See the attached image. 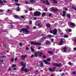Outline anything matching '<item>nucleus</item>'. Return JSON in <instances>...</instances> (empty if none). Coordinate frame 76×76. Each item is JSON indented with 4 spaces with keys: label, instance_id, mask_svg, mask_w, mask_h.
<instances>
[{
    "label": "nucleus",
    "instance_id": "c756f323",
    "mask_svg": "<svg viewBox=\"0 0 76 76\" xmlns=\"http://www.w3.org/2000/svg\"><path fill=\"white\" fill-rule=\"evenodd\" d=\"M37 26H39V28H41V24H38Z\"/></svg>",
    "mask_w": 76,
    "mask_h": 76
},
{
    "label": "nucleus",
    "instance_id": "c03bdc74",
    "mask_svg": "<svg viewBox=\"0 0 76 76\" xmlns=\"http://www.w3.org/2000/svg\"><path fill=\"white\" fill-rule=\"evenodd\" d=\"M50 33H51V34H52V33H53V31H51V28H50Z\"/></svg>",
    "mask_w": 76,
    "mask_h": 76
},
{
    "label": "nucleus",
    "instance_id": "f704fd0d",
    "mask_svg": "<svg viewBox=\"0 0 76 76\" xmlns=\"http://www.w3.org/2000/svg\"><path fill=\"white\" fill-rule=\"evenodd\" d=\"M41 54H42V55H44V54L43 53H40V54L39 55V57H41Z\"/></svg>",
    "mask_w": 76,
    "mask_h": 76
},
{
    "label": "nucleus",
    "instance_id": "9b49d317",
    "mask_svg": "<svg viewBox=\"0 0 76 76\" xmlns=\"http://www.w3.org/2000/svg\"><path fill=\"white\" fill-rule=\"evenodd\" d=\"M36 42H34V41H31L30 42V43L31 45H36Z\"/></svg>",
    "mask_w": 76,
    "mask_h": 76
},
{
    "label": "nucleus",
    "instance_id": "8fccbe9b",
    "mask_svg": "<svg viewBox=\"0 0 76 76\" xmlns=\"http://www.w3.org/2000/svg\"><path fill=\"white\" fill-rule=\"evenodd\" d=\"M21 18H22V19H24V18H25V17L23 16L22 15H21Z\"/></svg>",
    "mask_w": 76,
    "mask_h": 76
},
{
    "label": "nucleus",
    "instance_id": "ddd939ff",
    "mask_svg": "<svg viewBox=\"0 0 76 76\" xmlns=\"http://www.w3.org/2000/svg\"><path fill=\"white\" fill-rule=\"evenodd\" d=\"M27 57V56L22 55L21 56V58L22 60H24L25 58V57Z\"/></svg>",
    "mask_w": 76,
    "mask_h": 76
},
{
    "label": "nucleus",
    "instance_id": "b1692460",
    "mask_svg": "<svg viewBox=\"0 0 76 76\" xmlns=\"http://www.w3.org/2000/svg\"><path fill=\"white\" fill-rule=\"evenodd\" d=\"M41 45V44L39 43H38L36 42V45Z\"/></svg>",
    "mask_w": 76,
    "mask_h": 76
},
{
    "label": "nucleus",
    "instance_id": "864d4df0",
    "mask_svg": "<svg viewBox=\"0 0 76 76\" xmlns=\"http://www.w3.org/2000/svg\"><path fill=\"white\" fill-rule=\"evenodd\" d=\"M34 57V55H32L31 56V58H33Z\"/></svg>",
    "mask_w": 76,
    "mask_h": 76
},
{
    "label": "nucleus",
    "instance_id": "0e129e2a",
    "mask_svg": "<svg viewBox=\"0 0 76 76\" xmlns=\"http://www.w3.org/2000/svg\"><path fill=\"white\" fill-rule=\"evenodd\" d=\"M74 51H76V47L74 48Z\"/></svg>",
    "mask_w": 76,
    "mask_h": 76
},
{
    "label": "nucleus",
    "instance_id": "cd10ccee",
    "mask_svg": "<svg viewBox=\"0 0 76 76\" xmlns=\"http://www.w3.org/2000/svg\"><path fill=\"white\" fill-rule=\"evenodd\" d=\"M43 61V62H44L45 63V64H47V62H47V61H46L45 60H44Z\"/></svg>",
    "mask_w": 76,
    "mask_h": 76
},
{
    "label": "nucleus",
    "instance_id": "79ce46f5",
    "mask_svg": "<svg viewBox=\"0 0 76 76\" xmlns=\"http://www.w3.org/2000/svg\"><path fill=\"white\" fill-rule=\"evenodd\" d=\"M46 38V37H43L42 38V39L41 40V41H42V39H45Z\"/></svg>",
    "mask_w": 76,
    "mask_h": 76
},
{
    "label": "nucleus",
    "instance_id": "4d7b16f0",
    "mask_svg": "<svg viewBox=\"0 0 76 76\" xmlns=\"http://www.w3.org/2000/svg\"><path fill=\"white\" fill-rule=\"evenodd\" d=\"M15 2H18L19 0H15Z\"/></svg>",
    "mask_w": 76,
    "mask_h": 76
},
{
    "label": "nucleus",
    "instance_id": "58836bf2",
    "mask_svg": "<svg viewBox=\"0 0 76 76\" xmlns=\"http://www.w3.org/2000/svg\"><path fill=\"white\" fill-rule=\"evenodd\" d=\"M25 3L26 4H29V2H28V1H26L25 2Z\"/></svg>",
    "mask_w": 76,
    "mask_h": 76
},
{
    "label": "nucleus",
    "instance_id": "4468645a",
    "mask_svg": "<svg viewBox=\"0 0 76 76\" xmlns=\"http://www.w3.org/2000/svg\"><path fill=\"white\" fill-rule=\"evenodd\" d=\"M67 48H66V47H64L63 48V50L64 52H65L66 53L67 52V51L66 50H67Z\"/></svg>",
    "mask_w": 76,
    "mask_h": 76
},
{
    "label": "nucleus",
    "instance_id": "412c9836",
    "mask_svg": "<svg viewBox=\"0 0 76 76\" xmlns=\"http://www.w3.org/2000/svg\"><path fill=\"white\" fill-rule=\"evenodd\" d=\"M71 7L72 9H74V10H76V8H75V7L74 6H72Z\"/></svg>",
    "mask_w": 76,
    "mask_h": 76
},
{
    "label": "nucleus",
    "instance_id": "f3484780",
    "mask_svg": "<svg viewBox=\"0 0 76 76\" xmlns=\"http://www.w3.org/2000/svg\"><path fill=\"white\" fill-rule=\"evenodd\" d=\"M45 44L46 45H50L51 44V42L50 41H48L46 42Z\"/></svg>",
    "mask_w": 76,
    "mask_h": 76
},
{
    "label": "nucleus",
    "instance_id": "e2e57ef3",
    "mask_svg": "<svg viewBox=\"0 0 76 76\" xmlns=\"http://www.w3.org/2000/svg\"><path fill=\"white\" fill-rule=\"evenodd\" d=\"M4 47H6V44H5L4 45Z\"/></svg>",
    "mask_w": 76,
    "mask_h": 76
},
{
    "label": "nucleus",
    "instance_id": "393cba45",
    "mask_svg": "<svg viewBox=\"0 0 76 76\" xmlns=\"http://www.w3.org/2000/svg\"><path fill=\"white\" fill-rule=\"evenodd\" d=\"M64 38H68V37H69V36H68V35H67L66 34H65L64 35Z\"/></svg>",
    "mask_w": 76,
    "mask_h": 76
},
{
    "label": "nucleus",
    "instance_id": "2f4dec72",
    "mask_svg": "<svg viewBox=\"0 0 76 76\" xmlns=\"http://www.w3.org/2000/svg\"><path fill=\"white\" fill-rule=\"evenodd\" d=\"M47 61H51V59L50 58L47 59Z\"/></svg>",
    "mask_w": 76,
    "mask_h": 76
},
{
    "label": "nucleus",
    "instance_id": "f257e3e1",
    "mask_svg": "<svg viewBox=\"0 0 76 76\" xmlns=\"http://www.w3.org/2000/svg\"><path fill=\"white\" fill-rule=\"evenodd\" d=\"M20 64H21V66H23V67L21 69V72H23V71H24V72H28L29 71V70L26 69H25L24 70L25 67L26 65V62H25L24 63L23 62H20Z\"/></svg>",
    "mask_w": 76,
    "mask_h": 76
},
{
    "label": "nucleus",
    "instance_id": "5fc2aeb1",
    "mask_svg": "<svg viewBox=\"0 0 76 76\" xmlns=\"http://www.w3.org/2000/svg\"><path fill=\"white\" fill-rule=\"evenodd\" d=\"M48 37L49 38H51V35H48Z\"/></svg>",
    "mask_w": 76,
    "mask_h": 76
},
{
    "label": "nucleus",
    "instance_id": "f03ea898",
    "mask_svg": "<svg viewBox=\"0 0 76 76\" xmlns=\"http://www.w3.org/2000/svg\"><path fill=\"white\" fill-rule=\"evenodd\" d=\"M29 26H28L26 27V29H25L24 28H22L21 29L20 31V32H25L26 33H29V31H28V29L29 28Z\"/></svg>",
    "mask_w": 76,
    "mask_h": 76
},
{
    "label": "nucleus",
    "instance_id": "ea45409f",
    "mask_svg": "<svg viewBox=\"0 0 76 76\" xmlns=\"http://www.w3.org/2000/svg\"><path fill=\"white\" fill-rule=\"evenodd\" d=\"M42 57L44 58H46V56H45V55H43L42 56Z\"/></svg>",
    "mask_w": 76,
    "mask_h": 76
},
{
    "label": "nucleus",
    "instance_id": "69168bd1",
    "mask_svg": "<svg viewBox=\"0 0 76 76\" xmlns=\"http://www.w3.org/2000/svg\"><path fill=\"white\" fill-rule=\"evenodd\" d=\"M68 64H69V65H71V62H69Z\"/></svg>",
    "mask_w": 76,
    "mask_h": 76
},
{
    "label": "nucleus",
    "instance_id": "9d476101",
    "mask_svg": "<svg viewBox=\"0 0 76 76\" xmlns=\"http://www.w3.org/2000/svg\"><path fill=\"white\" fill-rule=\"evenodd\" d=\"M37 54H39V52L37 51L34 54V56L35 57H37L38 56L37 55Z\"/></svg>",
    "mask_w": 76,
    "mask_h": 76
},
{
    "label": "nucleus",
    "instance_id": "680f3d73",
    "mask_svg": "<svg viewBox=\"0 0 76 76\" xmlns=\"http://www.w3.org/2000/svg\"><path fill=\"white\" fill-rule=\"evenodd\" d=\"M3 10H2L0 9V12H3Z\"/></svg>",
    "mask_w": 76,
    "mask_h": 76
},
{
    "label": "nucleus",
    "instance_id": "39448f33",
    "mask_svg": "<svg viewBox=\"0 0 76 76\" xmlns=\"http://www.w3.org/2000/svg\"><path fill=\"white\" fill-rule=\"evenodd\" d=\"M63 39L61 38V41L58 44V45H63Z\"/></svg>",
    "mask_w": 76,
    "mask_h": 76
},
{
    "label": "nucleus",
    "instance_id": "bf43d9fd",
    "mask_svg": "<svg viewBox=\"0 0 76 76\" xmlns=\"http://www.w3.org/2000/svg\"><path fill=\"white\" fill-rule=\"evenodd\" d=\"M20 45H22V43L21 42H20L19 43Z\"/></svg>",
    "mask_w": 76,
    "mask_h": 76
},
{
    "label": "nucleus",
    "instance_id": "2eb2a0df",
    "mask_svg": "<svg viewBox=\"0 0 76 76\" xmlns=\"http://www.w3.org/2000/svg\"><path fill=\"white\" fill-rule=\"evenodd\" d=\"M66 12L63 11V14H62L63 16H64L66 15Z\"/></svg>",
    "mask_w": 76,
    "mask_h": 76
},
{
    "label": "nucleus",
    "instance_id": "6e6d98bb",
    "mask_svg": "<svg viewBox=\"0 0 76 76\" xmlns=\"http://www.w3.org/2000/svg\"><path fill=\"white\" fill-rule=\"evenodd\" d=\"M13 60H14V59H13V58H12L11 59V62H13Z\"/></svg>",
    "mask_w": 76,
    "mask_h": 76
},
{
    "label": "nucleus",
    "instance_id": "37998d69",
    "mask_svg": "<svg viewBox=\"0 0 76 76\" xmlns=\"http://www.w3.org/2000/svg\"><path fill=\"white\" fill-rule=\"evenodd\" d=\"M7 11L8 12V13H10V12H11V10L10 9H8Z\"/></svg>",
    "mask_w": 76,
    "mask_h": 76
},
{
    "label": "nucleus",
    "instance_id": "5701e85b",
    "mask_svg": "<svg viewBox=\"0 0 76 76\" xmlns=\"http://www.w3.org/2000/svg\"><path fill=\"white\" fill-rule=\"evenodd\" d=\"M30 3H34L35 2V1L34 0H30L29 1Z\"/></svg>",
    "mask_w": 76,
    "mask_h": 76
},
{
    "label": "nucleus",
    "instance_id": "f8f14e48",
    "mask_svg": "<svg viewBox=\"0 0 76 76\" xmlns=\"http://www.w3.org/2000/svg\"><path fill=\"white\" fill-rule=\"evenodd\" d=\"M46 26L47 28H50V27H51V24H50V23H47L46 24Z\"/></svg>",
    "mask_w": 76,
    "mask_h": 76
},
{
    "label": "nucleus",
    "instance_id": "c9c22d12",
    "mask_svg": "<svg viewBox=\"0 0 76 76\" xmlns=\"http://www.w3.org/2000/svg\"><path fill=\"white\" fill-rule=\"evenodd\" d=\"M15 5H16V6H20V4H18L17 3H15Z\"/></svg>",
    "mask_w": 76,
    "mask_h": 76
},
{
    "label": "nucleus",
    "instance_id": "6ab92c4d",
    "mask_svg": "<svg viewBox=\"0 0 76 76\" xmlns=\"http://www.w3.org/2000/svg\"><path fill=\"white\" fill-rule=\"evenodd\" d=\"M49 70L50 72H54V69H53L51 68H49Z\"/></svg>",
    "mask_w": 76,
    "mask_h": 76
},
{
    "label": "nucleus",
    "instance_id": "c85d7f7f",
    "mask_svg": "<svg viewBox=\"0 0 76 76\" xmlns=\"http://www.w3.org/2000/svg\"><path fill=\"white\" fill-rule=\"evenodd\" d=\"M16 65L12 64V67H16Z\"/></svg>",
    "mask_w": 76,
    "mask_h": 76
},
{
    "label": "nucleus",
    "instance_id": "e433bc0d",
    "mask_svg": "<svg viewBox=\"0 0 76 76\" xmlns=\"http://www.w3.org/2000/svg\"><path fill=\"white\" fill-rule=\"evenodd\" d=\"M29 23L30 25H32V22L31 20H30L29 21Z\"/></svg>",
    "mask_w": 76,
    "mask_h": 76
},
{
    "label": "nucleus",
    "instance_id": "0eeeda50",
    "mask_svg": "<svg viewBox=\"0 0 76 76\" xmlns=\"http://www.w3.org/2000/svg\"><path fill=\"white\" fill-rule=\"evenodd\" d=\"M53 65H54V66H56V67H60V66H61V64L60 63L59 64H58L56 63L55 64H53Z\"/></svg>",
    "mask_w": 76,
    "mask_h": 76
},
{
    "label": "nucleus",
    "instance_id": "4c0bfd02",
    "mask_svg": "<svg viewBox=\"0 0 76 76\" xmlns=\"http://www.w3.org/2000/svg\"><path fill=\"white\" fill-rule=\"evenodd\" d=\"M0 3L1 4H3V2L1 1V0H0Z\"/></svg>",
    "mask_w": 76,
    "mask_h": 76
},
{
    "label": "nucleus",
    "instance_id": "7ed1b4c3",
    "mask_svg": "<svg viewBox=\"0 0 76 76\" xmlns=\"http://www.w3.org/2000/svg\"><path fill=\"white\" fill-rule=\"evenodd\" d=\"M34 16H39L41 15V12L39 11H36L34 13Z\"/></svg>",
    "mask_w": 76,
    "mask_h": 76
},
{
    "label": "nucleus",
    "instance_id": "13d9d810",
    "mask_svg": "<svg viewBox=\"0 0 76 76\" xmlns=\"http://www.w3.org/2000/svg\"><path fill=\"white\" fill-rule=\"evenodd\" d=\"M32 8H30L29 9V11H32Z\"/></svg>",
    "mask_w": 76,
    "mask_h": 76
},
{
    "label": "nucleus",
    "instance_id": "a878e982",
    "mask_svg": "<svg viewBox=\"0 0 76 76\" xmlns=\"http://www.w3.org/2000/svg\"><path fill=\"white\" fill-rule=\"evenodd\" d=\"M48 53L49 54H53V52L51 51H48Z\"/></svg>",
    "mask_w": 76,
    "mask_h": 76
},
{
    "label": "nucleus",
    "instance_id": "49530a36",
    "mask_svg": "<svg viewBox=\"0 0 76 76\" xmlns=\"http://www.w3.org/2000/svg\"><path fill=\"white\" fill-rule=\"evenodd\" d=\"M52 15H51V13H50L49 14V17H51V16Z\"/></svg>",
    "mask_w": 76,
    "mask_h": 76
},
{
    "label": "nucleus",
    "instance_id": "de8ad7c7",
    "mask_svg": "<svg viewBox=\"0 0 76 76\" xmlns=\"http://www.w3.org/2000/svg\"><path fill=\"white\" fill-rule=\"evenodd\" d=\"M11 29H12V28H13V27L14 26H13V25H11Z\"/></svg>",
    "mask_w": 76,
    "mask_h": 76
},
{
    "label": "nucleus",
    "instance_id": "338daca9",
    "mask_svg": "<svg viewBox=\"0 0 76 76\" xmlns=\"http://www.w3.org/2000/svg\"><path fill=\"white\" fill-rule=\"evenodd\" d=\"M41 49V47H39L38 48V50H40Z\"/></svg>",
    "mask_w": 76,
    "mask_h": 76
},
{
    "label": "nucleus",
    "instance_id": "3c124183",
    "mask_svg": "<svg viewBox=\"0 0 76 76\" xmlns=\"http://www.w3.org/2000/svg\"><path fill=\"white\" fill-rule=\"evenodd\" d=\"M26 49L27 50H29V48L28 47H26Z\"/></svg>",
    "mask_w": 76,
    "mask_h": 76
},
{
    "label": "nucleus",
    "instance_id": "72a5a7b5",
    "mask_svg": "<svg viewBox=\"0 0 76 76\" xmlns=\"http://www.w3.org/2000/svg\"><path fill=\"white\" fill-rule=\"evenodd\" d=\"M17 11H20V9L19 7H18L17 8Z\"/></svg>",
    "mask_w": 76,
    "mask_h": 76
},
{
    "label": "nucleus",
    "instance_id": "a211bd4d",
    "mask_svg": "<svg viewBox=\"0 0 76 76\" xmlns=\"http://www.w3.org/2000/svg\"><path fill=\"white\" fill-rule=\"evenodd\" d=\"M53 3H55V4H57V1L56 0H54L52 1Z\"/></svg>",
    "mask_w": 76,
    "mask_h": 76
},
{
    "label": "nucleus",
    "instance_id": "473e14b6",
    "mask_svg": "<svg viewBox=\"0 0 76 76\" xmlns=\"http://www.w3.org/2000/svg\"><path fill=\"white\" fill-rule=\"evenodd\" d=\"M67 17L68 18H70V15L69 14H67Z\"/></svg>",
    "mask_w": 76,
    "mask_h": 76
},
{
    "label": "nucleus",
    "instance_id": "774afa93",
    "mask_svg": "<svg viewBox=\"0 0 76 76\" xmlns=\"http://www.w3.org/2000/svg\"><path fill=\"white\" fill-rule=\"evenodd\" d=\"M4 56V55H3L2 56V58H4V57H5V56Z\"/></svg>",
    "mask_w": 76,
    "mask_h": 76
},
{
    "label": "nucleus",
    "instance_id": "a18cd8bd",
    "mask_svg": "<svg viewBox=\"0 0 76 76\" xmlns=\"http://www.w3.org/2000/svg\"><path fill=\"white\" fill-rule=\"evenodd\" d=\"M69 32H72V29H69L68 31Z\"/></svg>",
    "mask_w": 76,
    "mask_h": 76
},
{
    "label": "nucleus",
    "instance_id": "1a4fd4ad",
    "mask_svg": "<svg viewBox=\"0 0 76 76\" xmlns=\"http://www.w3.org/2000/svg\"><path fill=\"white\" fill-rule=\"evenodd\" d=\"M69 25L70 26H72V27H73L74 26H75V24H74V23H72V22H69Z\"/></svg>",
    "mask_w": 76,
    "mask_h": 76
},
{
    "label": "nucleus",
    "instance_id": "09e8293b",
    "mask_svg": "<svg viewBox=\"0 0 76 76\" xmlns=\"http://www.w3.org/2000/svg\"><path fill=\"white\" fill-rule=\"evenodd\" d=\"M51 64H50V62L48 63V62H47V64H47L48 65H50Z\"/></svg>",
    "mask_w": 76,
    "mask_h": 76
},
{
    "label": "nucleus",
    "instance_id": "603ef678",
    "mask_svg": "<svg viewBox=\"0 0 76 76\" xmlns=\"http://www.w3.org/2000/svg\"><path fill=\"white\" fill-rule=\"evenodd\" d=\"M37 28V27H36V26H34L33 27V29H35Z\"/></svg>",
    "mask_w": 76,
    "mask_h": 76
},
{
    "label": "nucleus",
    "instance_id": "dca6fc26",
    "mask_svg": "<svg viewBox=\"0 0 76 76\" xmlns=\"http://www.w3.org/2000/svg\"><path fill=\"white\" fill-rule=\"evenodd\" d=\"M40 65L41 67L42 68V67H43V62H42V61H41L40 62Z\"/></svg>",
    "mask_w": 76,
    "mask_h": 76
},
{
    "label": "nucleus",
    "instance_id": "aec40b11",
    "mask_svg": "<svg viewBox=\"0 0 76 76\" xmlns=\"http://www.w3.org/2000/svg\"><path fill=\"white\" fill-rule=\"evenodd\" d=\"M14 17L15 18V19L16 18H19V16L18 15H15L14 16Z\"/></svg>",
    "mask_w": 76,
    "mask_h": 76
},
{
    "label": "nucleus",
    "instance_id": "423d86ee",
    "mask_svg": "<svg viewBox=\"0 0 76 76\" xmlns=\"http://www.w3.org/2000/svg\"><path fill=\"white\" fill-rule=\"evenodd\" d=\"M51 10L53 11H54V12H57L58 10V9L56 8H54V7H53L51 8Z\"/></svg>",
    "mask_w": 76,
    "mask_h": 76
},
{
    "label": "nucleus",
    "instance_id": "20e7f679",
    "mask_svg": "<svg viewBox=\"0 0 76 76\" xmlns=\"http://www.w3.org/2000/svg\"><path fill=\"white\" fill-rule=\"evenodd\" d=\"M57 29L54 28L53 29V35H57Z\"/></svg>",
    "mask_w": 76,
    "mask_h": 76
},
{
    "label": "nucleus",
    "instance_id": "bb28decb",
    "mask_svg": "<svg viewBox=\"0 0 76 76\" xmlns=\"http://www.w3.org/2000/svg\"><path fill=\"white\" fill-rule=\"evenodd\" d=\"M42 16H45V12H43L42 14Z\"/></svg>",
    "mask_w": 76,
    "mask_h": 76
},
{
    "label": "nucleus",
    "instance_id": "052dcab7",
    "mask_svg": "<svg viewBox=\"0 0 76 76\" xmlns=\"http://www.w3.org/2000/svg\"><path fill=\"white\" fill-rule=\"evenodd\" d=\"M3 2L4 3H6V1L5 0H4Z\"/></svg>",
    "mask_w": 76,
    "mask_h": 76
},
{
    "label": "nucleus",
    "instance_id": "a19ab883",
    "mask_svg": "<svg viewBox=\"0 0 76 76\" xmlns=\"http://www.w3.org/2000/svg\"><path fill=\"white\" fill-rule=\"evenodd\" d=\"M48 10L47 9V8H44V11L45 12H47V10Z\"/></svg>",
    "mask_w": 76,
    "mask_h": 76
},
{
    "label": "nucleus",
    "instance_id": "7c9ffc66",
    "mask_svg": "<svg viewBox=\"0 0 76 76\" xmlns=\"http://www.w3.org/2000/svg\"><path fill=\"white\" fill-rule=\"evenodd\" d=\"M30 49L32 51H34V48H33L32 47H31Z\"/></svg>",
    "mask_w": 76,
    "mask_h": 76
},
{
    "label": "nucleus",
    "instance_id": "6e6552de",
    "mask_svg": "<svg viewBox=\"0 0 76 76\" xmlns=\"http://www.w3.org/2000/svg\"><path fill=\"white\" fill-rule=\"evenodd\" d=\"M42 1L43 3H45L46 2L47 3L46 4L47 5H50V4L48 2V0H46V1Z\"/></svg>",
    "mask_w": 76,
    "mask_h": 76
},
{
    "label": "nucleus",
    "instance_id": "4be33fe9",
    "mask_svg": "<svg viewBox=\"0 0 76 76\" xmlns=\"http://www.w3.org/2000/svg\"><path fill=\"white\" fill-rule=\"evenodd\" d=\"M8 30L6 29L4 30L3 31L4 32H7V33H8Z\"/></svg>",
    "mask_w": 76,
    "mask_h": 76
}]
</instances>
